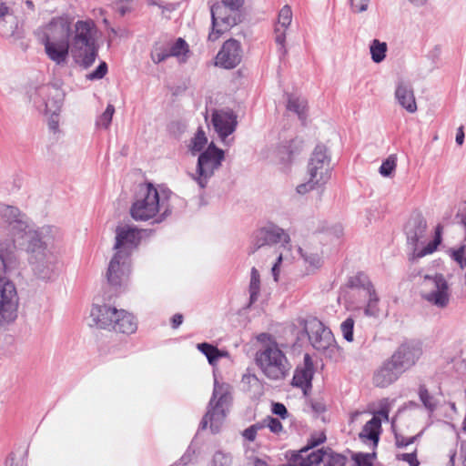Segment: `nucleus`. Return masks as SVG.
I'll list each match as a JSON object with an SVG mask.
<instances>
[{
    "label": "nucleus",
    "mask_w": 466,
    "mask_h": 466,
    "mask_svg": "<svg viewBox=\"0 0 466 466\" xmlns=\"http://www.w3.org/2000/svg\"><path fill=\"white\" fill-rule=\"evenodd\" d=\"M313 378V370L308 368L297 369L293 379L292 385L299 387L306 392V390L311 388V380Z\"/></svg>",
    "instance_id": "31"
},
{
    "label": "nucleus",
    "mask_w": 466,
    "mask_h": 466,
    "mask_svg": "<svg viewBox=\"0 0 466 466\" xmlns=\"http://www.w3.org/2000/svg\"><path fill=\"white\" fill-rule=\"evenodd\" d=\"M420 285V295L424 300L439 309H444L449 305L451 289L441 274L424 275Z\"/></svg>",
    "instance_id": "11"
},
{
    "label": "nucleus",
    "mask_w": 466,
    "mask_h": 466,
    "mask_svg": "<svg viewBox=\"0 0 466 466\" xmlns=\"http://www.w3.org/2000/svg\"><path fill=\"white\" fill-rule=\"evenodd\" d=\"M238 116L231 109H213L211 112V124L218 137L225 145L233 140L228 137L233 134L238 126Z\"/></svg>",
    "instance_id": "17"
},
{
    "label": "nucleus",
    "mask_w": 466,
    "mask_h": 466,
    "mask_svg": "<svg viewBox=\"0 0 466 466\" xmlns=\"http://www.w3.org/2000/svg\"><path fill=\"white\" fill-rule=\"evenodd\" d=\"M351 11L362 13L368 9L370 0H350Z\"/></svg>",
    "instance_id": "52"
},
{
    "label": "nucleus",
    "mask_w": 466,
    "mask_h": 466,
    "mask_svg": "<svg viewBox=\"0 0 466 466\" xmlns=\"http://www.w3.org/2000/svg\"><path fill=\"white\" fill-rule=\"evenodd\" d=\"M365 296L368 297V300L364 309V314L367 317L378 318L380 314V309L379 307L380 298L376 289H371V291Z\"/></svg>",
    "instance_id": "34"
},
{
    "label": "nucleus",
    "mask_w": 466,
    "mask_h": 466,
    "mask_svg": "<svg viewBox=\"0 0 466 466\" xmlns=\"http://www.w3.org/2000/svg\"><path fill=\"white\" fill-rule=\"evenodd\" d=\"M0 34L12 40H19L24 37L23 25L15 15H8L7 19L0 22Z\"/></svg>",
    "instance_id": "28"
},
{
    "label": "nucleus",
    "mask_w": 466,
    "mask_h": 466,
    "mask_svg": "<svg viewBox=\"0 0 466 466\" xmlns=\"http://www.w3.org/2000/svg\"><path fill=\"white\" fill-rule=\"evenodd\" d=\"M320 186H322L320 183H319L317 180L310 179V177H309L308 181L299 185L297 187L296 190L299 194L304 195V194L313 190L317 187H320Z\"/></svg>",
    "instance_id": "49"
},
{
    "label": "nucleus",
    "mask_w": 466,
    "mask_h": 466,
    "mask_svg": "<svg viewBox=\"0 0 466 466\" xmlns=\"http://www.w3.org/2000/svg\"><path fill=\"white\" fill-rule=\"evenodd\" d=\"M347 458L329 450H317L309 452L302 449L289 462V466H345Z\"/></svg>",
    "instance_id": "13"
},
{
    "label": "nucleus",
    "mask_w": 466,
    "mask_h": 466,
    "mask_svg": "<svg viewBox=\"0 0 466 466\" xmlns=\"http://www.w3.org/2000/svg\"><path fill=\"white\" fill-rule=\"evenodd\" d=\"M210 12L212 27L208 37L209 41L218 40L224 33L240 22L239 10L224 3L214 4Z\"/></svg>",
    "instance_id": "12"
},
{
    "label": "nucleus",
    "mask_w": 466,
    "mask_h": 466,
    "mask_svg": "<svg viewBox=\"0 0 466 466\" xmlns=\"http://www.w3.org/2000/svg\"><path fill=\"white\" fill-rule=\"evenodd\" d=\"M371 59L375 63H380L384 60L387 52V44L374 39L371 42L370 47Z\"/></svg>",
    "instance_id": "39"
},
{
    "label": "nucleus",
    "mask_w": 466,
    "mask_h": 466,
    "mask_svg": "<svg viewBox=\"0 0 466 466\" xmlns=\"http://www.w3.org/2000/svg\"><path fill=\"white\" fill-rule=\"evenodd\" d=\"M381 430V420L378 416H373L363 427L360 438L363 441H370L377 444Z\"/></svg>",
    "instance_id": "30"
},
{
    "label": "nucleus",
    "mask_w": 466,
    "mask_h": 466,
    "mask_svg": "<svg viewBox=\"0 0 466 466\" xmlns=\"http://www.w3.org/2000/svg\"><path fill=\"white\" fill-rule=\"evenodd\" d=\"M292 21V11L289 5H284L278 16V22L275 25V42L279 46L278 52L284 56L287 54L285 47L286 30Z\"/></svg>",
    "instance_id": "24"
},
{
    "label": "nucleus",
    "mask_w": 466,
    "mask_h": 466,
    "mask_svg": "<svg viewBox=\"0 0 466 466\" xmlns=\"http://www.w3.org/2000/svg\"><path fill=\"white\" fill-rule=\"evenodd\" d=\"M427 223L420 214L412 215L405 228L408 243L412 246V259L420 258L431 254L441 243V226L436 228V237L421 248L426 237Z\"/></svg>",
    "instance_id": "7"
},
{
    "label": "nucleus",
    "mask_w": 466,
    "mask_h": 466,
    "mask_svg": "<svg viewBox=\"0 0 466 466\" xmlns=\"http://www.w3.org/2000/svg\"><path fill=\"white\" fill-rule=\"evenodd\" d=\"M374 416H378L380 420H381V418L388 420L389 419V410L387 408H382Z\"/></svg>",
    "instance_id": "64"
},
{
    "label": "nucleus",
    "mask_w": 466,
    "mask_h": 466,
    "mask_svg": "<svg viewBox=\"0 0 466 466\" xmlns=\"http://www.w3.org/2000/svg\"><path fill=\"white\" fill-rule=\"evenodd\" d=\"M419 396H420L421 402L423 403L424 407L427 410L432 411L436 409L437 400H435V398L433 396H431L429 393L427 388L424 385L420 386Z\"/></svg>",
    "instance_id": "41"
},
{
    "label": "nucleus",
    "mask_w": 466,
    "mask_h": 466,
    "mask_svg": "<svg viewBox=\"0 0 466 466\" xmlns=\"http://www.w3.org/2000/svg\"><path fill=\"white\" fill-rule=\"evenodd\" d=\"M403 373L389 359L373 374V384L378 388H387L394 383Z\"/></svg>",
    "instance_id": "23"
},
{
    "label": "nucleus",
    "mask_w": 466,
    "mask_h": 466,
    "mask_svg": "<svg viewBox=\"0 0 466 466\" xmlns=\"http://www.w3.org/2000/svg\"><path fill=\"white\" fill-rule=\"evenodd\" d=\"M117 309L107 305H94L91 309L90 318L94 325L101 329L112 328Z\"/></svg>",
    "instance_id": "25"
},
{
    "label": "nucleus",
    "mask_w": 466,
    "mask_h": 466,
    "mask_svg": "<svg viewBox=\"0 0 466 466\" xmlns=\"http://www.w3.org/2000/svg\"><path fill=\"white\" fill-rule=\"evenodd\" d=\"M183 315L180 313L175 314L171 319V326L173 329H177L183 322Z\"/></svg>",
    "instance_id": "60"
},
{
    "label": "nucleus",
    "mask_w": 466,
    "mask_h": 466,
    "mask_svg": "<svg viewBox=\"0 0 466 466\" xmlns=\"http://www.w3.org/2000/svg\"><path fill=\"white\" fill-rule=\"evenodd\" d=\"M71 33V22L66 16L54 17L35 31L38 41L45 46L47 57L58 66L67 62Z\"/></svg>",
    "instance_id": "2"
},
{
    "label": "nucleus",
    "mask_w": 466,
    "mask_h": 466,
    "mask_svg": "<svg viewBox=\"0 0 466 466\" xmlns=\"http://www.w3.org/2000/svg\"><path fill=\"white\" fill-rule=\"evenodd\" d=\"M465 247L462 246L457 250L452 252L451 258L460 265L461 268H463L464 263L466 261V256H464Z\"/></svg>",
    "instance_id": "55"
},
{
    "label": "nucleus",
    "mask_w": 466,
    "mask_h": 466,
    "mask_svg": "<svg viewBox=\"0 0 466 466\" xmlns=\"http://www.w3.org/2000/svg\"><path fill=\"white\" fill-rule=\"evenodd\" d=\"M30 102L40 112H60L64 99V91L56 85H42L28 92Z\"/></svg>",
    "instance_id": "10"
},
{
    "label": "nucleus",
    "mask_w": 466,
    "mask_h": 466,
    "mask_svg": "<svg viewBox=\"0 0 466 466\" xmlns=\"http://www.w3.org/2000/svg\"><path fill=\"white\" fill-rule=\"evenodd\" d=\"M187 44L182 38H177L174 43L168 41V50L171 56H179L188 51Z\"/></svg>",
    "instance_id": "44"
},
{
    "label": "nucleus",
    "mask_w": 466,
    "mask_h": 466,
    "mask_svg": "<svg viewBox=\"0 0 466 466\" xmlns=\"http://www.w3.org/2000/svg\"><path fill=\"white\" fill-rule=\"evenodd\" d=\"M299 251L305 262L313 268H319L322 264L321 256L318 252H313L308 248H299Z\"/></svg>",
    "instance_id": "40"
},
{
    "label": "nucleus",
    "mask_w": 466,
    "mask_h": 466,
    "mask_svg": "<svg viewBox=\"0 0 466 466\" xmlns=\"http://www.w3.org/2000/svg\"><path fill=\"white\" fill-rule=\"evenodd\" d=\"M208 144V137L205 131L199 127L194 137L191 139L189 145L190 152L195 155L196 153L204 151L205 147Z\"/></svg>",
    "instance_id": "36"
},
{
    "label": "nucleus",
    "mask_w": 466,
    "mask_h": 466,
    "mask_svg": "<svg viewBox=\"0 0 466 466\" xmlns=\"http://www.w3.org/2000/svg\"><path fill=\"white\" fill-rule=\"evenodd\" d=\"M304 329L309 339L317 350H325L334 343V337L331 330L317 319H310L305 322Z\"/></svg>",
    "instance_id": "19"
},
{
    "label": "nucleus",
    "mask_w": 466,
    "mask_h": 466,
    "mask_svg": "<svg viewBox=\"0 0 466 466\" xmlns=\"http://www.w3.org/2000/svg\"><path fill=\"white\" fill-rule=\"evenodd\" d=\"M6 230L8 234L12 237V240L0 239V261L5 269L11 266L15 260V249L16 244L19 246H25V240L15 239V237L11 234V232L8 229V223H6Z\"/></svg>",
    "instance_id": "27"
},
{
    "label": "nucleus",
    "mask_w": 466,
    "mask_h": 466,
    "mask_svg": "<svg viewBox=\"0 0 466 466\" xmlns=\"http://www.w3.org/2000/svg\"><path fill=\"white\" fill-rule=\"evenodd\" d=\"M242 383L248 386V390H259L261 389V383L258 377L254 374H245L242 377Z\"/></svg>",
    "instance_id": "47"
},
{
    "label": "nucleus",
    "mask_w": 466,
    "mask_h": 466,
    "mask_svg": "<svg viewBox=\"0 0 466 466\" xmlns=\"http://www.w3.org/2000/svg\"><path fill=\"white\" fill-rule=\"evenodd\" d=\"M152 230L138 229L129 225L117 226L116 228L115 253L130 258L132 252L138 247L144 236H148Z\"/></svg>",
    "instance_id": "15"
},
{
    "label": "nucleus",
    "mask_w": 466,
    "mask_h": 466,
    "mask_svg": "<svg viewBox=\"0 0 466 466\" xmlns=\"http://www.w3.org/2000/svg\"><path fill=\"white\" fill-rule=\"evenodd\" d=\"M260 290V277L258 269L256 268H251L250 272V282H249V299L250 303H254L258 297Z\"/></svg>",
    "instance_id": "38"
},
{
    "label": "nucleus",
    "mask_w": 466,
    "mask_h": 466,
    "mask_svg": "<svg viewBox=\"0 0 466 466\" xmlns=\"http://www.w3.org/2000/svg\"><path fill=\"white\" fill-rule=\"evenodd\" d=\"M420 355L421 350L420 347L404 343L396 350L390 360L404 373L415 365Z\"/></svg>",
    "instance_id": "22"
},
{
    "label": "nucleus",
    "mask_w": 466,
    "mask_h": 466,
    "mask_svg": "<svg viewBox=\"0 0 466 466\" xmlns=\"http://www.w3.org/2000/svg\"><path fill=\"white\" fill-rule=\"evenodd\" d=\"M171 213L167 201V195L157 189L150 183L141 185L136 194L135 200L130 207V216L136 221H147L161 223Z\"/></svg>",
    "instance_id": "3"
},
{
    "label": "nucleus",
    "mask_w": 466,
    "mask_h": 466,
    "mask_svg": "<svg viewBox=\"0 0 466 466\" xmlns=\"http://www.w3.org/2000/svg\"><path fill=\"white\" fill-rule=\"evenodd\" d=\"M225 158V152L210 143L198 158L196 171L191 175L192 179L200 188H205L215 172L219 169Z\"/></svg>",
    "instance_id": "8"
},
{
    "label": "nucleus",
    "mask_w": 466,
    "mask_h": 466,
    "mask_svg": "<svg viewBox=\"0 0 466 466\" xmlns=\"http://www.w3.org/2000/svg\"><path fill=\"white\" fill-rule=\"evenodd\" d=\"M279 153L282 155L280 157L282 161L289 162L291 160L293 151L289 150V148L287 147H285V146L281 147L279 149Z\"/></svg>",
    "instance_id": "59"
},
{
    "label": "nucleus",
    "mask_w": 466,
    "mask_h": 466,
    "mask_svg": "<svg viewBox=\"0 0 466 466\" xmlns=\"http://www.w3.org/2000/svg\"><path fill=\"white\" fill-rule=\"evenodd\" d=\"M290 238L287 232L276 225L258 229L254 235L252 242L248 248V254H254L258 250H267L272 245L281 243L283 248L289 249Z\"/></svg>",
    "instance_id": "14"
},
{
    "label": "nucleus",
    "mask_w": 466,
    "mask_h": 466,
    "mask_svg": "<svg viewBox=\"0 0 466 466\" xmlns=\"http://www.w3.org/2000/svg\"><path fill=\"white\" fill-rule=\"evenodd\" d=\"M221 3H224L231 7H234L235 9L239 10L243 4V0H221Z\"/></svg>",
    "instance_id": "61"
},
{
    "label": "nucleus",
    "mask_w": 466,
    "mask_h": 466,
    "mask_svg": "<svg viewBox=\"0 0 466 466\" xmlns=\"http://www.w3.org/2000/svg\"><path fill=\"white\" fill-rule=\"evenodd\" d=\"M0 216L5 223H8V229L15 239L25 240L35 274L42 279H50L55 269L56 257L48 245L60 238L59 229L50 225L34 229L27 217L13 206L1 207Z\"/></svg>",
    "instance_id": "1"
},
{
    "label": "nucleus",
    "mask_w": 466,
    "mask_h": 466,
    "mask_svg": "<svg viewBox=\"0 0 466 466\" xmlns=\"http://www.w3.org/2000/svg\"><path fill=\"white\" fill-rule=\"evenodd\" d=\"M463 141H464V132H463V127H460L457 130V134H456V143L459 145V146H461L463 144Z\"/></svg>",
    "instance_id": "63"
},
{
    "label": "nucleus",
    "mask_w": 466,
    "mask_h": 466,
    "mask_svg": "<svg viewBox=\"0 0 466 466\" xmlns=\"http://www.w3.org/2000/svg\"><path fill=\"white\" fill-rule=\"evenodd\" d=\"M107 72V66L105 62L100 63L96 70L86 76L89 80H98L103 78Z\"/></svg>",
    "instance_id": "51"
},
{
    "label": "nucleus",
    "mask_w": 466,
    "mask_h": 466,
    "mask_svg": "<svg viewBox=\"0 0 466 466\" xmlns=\"http://www.w3.org/2000/svg\"><path fill=\"white\" fill-rule=\"evenodd\" d=\"M397 166V157L395 155L388 157L380 167L379 172L382 177H390Z\"/></svg>",
    "instance_id": "42"
},
{
    "label": "nucleus",
    "mask_w": 466,
    "mask_h": 466,
    "mask_svg": "<svg viewBox=\"0 0 466 466\" xmlns=\"http://www.w3.org/2000/svg\"><path fill=\"white\" fill-rule=\"evenodd\" d=\"M14 15L10 8L3 2H0V22L7 19L8 15Z\"/></svg>",
    "instance_id": "58"
},
{
    "label": "nucleus",
    "mask_w": 466,
    "mask_h": 466,
    "mask_svg": "<svg viewBox=\"0 0 466 466\" xmlns=\"http://www.w3.org/2000/svg\"><path fill=\"white\" fill-rule=\"evenodd\" d=\"M395 98L409 113H415L417 111L413 88L409 82L402 79L398 81L395 89Z\"/></svg>",
    "instance_id": "26"
},
{
    "label": "nucleus",
    "mask_w": 466,
    "mask_h": 466,
    "mask_svg": "<svg viewBox=\"0 0 466 466\" xmlns=\"http://www.w3.org/2000/svg\"><path fill=\"white\" fill-rule=\"evenodd\" d=\"M253 427V429L258 432L259 431H262L264 429L267 428V421H266V418H264L262 420L260 421H258L254 424L251 425Z\"/></svg>",
    "instance_id": "62"
},
{
    "label": "nucleus",
    "mask_w": 466,
    "mask_h": 466,
    "mask_svg": "<svg viewBox=\"0 0 466 466\" xmlns=\"http://www.w3.org/2000/svg\"><path fill=\"white\" fill-rule=\"evenodd\" d=\"M150 57L155 64H159L171 57L168 50V41L156 42L152 47Z\"/></svg>",
    "instance_id": "33"
},
{
    "label": "nucleus",
    "mask_w": 466,
    "mask_h": 466,
    "mask_svg": "<svg viewBox=\"0 0 466 466\" xmlns=\"http://www.w3.org/2000/svg\"><path fill=\"white\" fill-rule=\"evenodd\" d=\"M242 59L241 45L236 39L227 40L216 56V66L225 69L235 68Z\"/></svg>",
    "instance_id": "21"
},
{
    "label": "nucleus",
    "mask_w": 466,
    "mask_h": 466,
    "mask_svg": "<svg viewBox=\"0 0 466 466\" xmlns=\"http://www.w3.org/2000/svg\"><path fill=\"white\" fill-rule=\"evenodd\" d=\"M282 258H283V255L282 253L280 252L278 257H277V260L276 262L273 264L272 266V268H271V272H272V276L274 278V280L275 281H278L279 280V265L282 261Z\"/></svg>",
    "instance_id": "56"
},
{
    "label": "nucleus",
    "mask_w": 466,
    "mask_h": 466,
    "mask_svg": "<svg viewBox=\"0 0 466 466\" xmlns=\"http://www.w3.org/2000/svg\"><path fill=\"white\" fill-rule=\"evenodd\" d=\"M257 434L258 432L253 429L251 425L242 431L243 438L248 441H254Z\"/></svg>",
    "instance_id": "57"
},
{
    "label": "nucleus",
    "mask_w": 466,
    "mask_h": 466,
    "mask_svg": "<svg viewBox=\"0 0 466 466\" xmlns=\"http://www.w3.org/2000/svg\"><path fill=\"white\" fill-rule=\"evenodd\" d=\"M30 102L40 112H60L64 99V91L56 85H42L28 92Z\"/></svg>",
    "instance_id": "9"
},
{
    "label": "nucleus",
    "mask_w": 466,
    "mask_h": 466,
    "mask_svg": "<svg viewBox=\"0 0 466 466\" xmlns=\"http://www.w3.org/2000/svg\"><path fill=\"white\" fill-rule=\"evenodd\" d=\"M112 329L120 333L132 334L137 329V322L131 313L117 309V317L114 320Z\"/></svg>",
    "instance_id": "29"
},
{
    "label": "nucleus",
    "mask_w": 466,
    "mask_h": 466,
    "mask_svg": "<svg viewBox=\"0 0 466 466\" xmlns=\"http://www.w3.org/2000/svg\"><path fill=\"white\" fill-rule=\"evenodd\" d=\"M258 340L262 342L267 340V343L263 344L257 351L256 364L268 379L272 380L284 379L290 370V364L286 355L271 336L262 333L259 335Z\"/></svg>",
    "instance_id": "4"
},
{
    "label": "nucleus",
    "mask_w": 466,
    "mask_h": 466,
    "mask_svg": "<svg viewBox=\"0 0 466 466\" xmlns=\"http://www.w3.org/2000/svg\"><path fill=\"white\" fill-rule=\"evenodd\" d=\"M396 459L398 461H406L409 463L410 466H419L420 461L417 458V450L415 449L410 453H400L396 455Z\"/></svg>",
    "instance_id": "48"
},
{
    "label": "nucleus",
    "mask_w": 466,
    "mask_h": 466,
    "mask_svg": "<svg viewBox=\"0 0 466 466\" xmlns=\"http://www.w3.org/2000/svg\"><path fill=\"white\" fill-rule=\"evenodd\" d=\"M266 421L267 428H268L271 432L275 434H279L280 432L283 431V426L279 419L271 416H267Z\"/></svg>",
    "instance_id": "50"
},
{
    "label": "nucleus",
    "mask_w": 466,
    "mask_h": 466,
    "mask_svg": "<svg viewBox=\"0 0 466 466\" xmlns=\"http://www.w3.org/2000/svg\"><path fill=\"white\" fill-rule=\"evenodd\" d=\"M95 24L91 20H79L74 25L71 51L76 62L85 68L91 66L97 56Z\"/></svg>",
    "instance_id": "5"
},
{
    "label": "nucleus",
    "mask_w": 466,
    "mask_h": 466,
    "mask_svg": "<svg viewBox=\"0 0 466 466\" xmlns=\"http://www.w3.org/2000/svg\"><path fill=\"white\" fill-rule=\"evenodd\" d=\"M350 283L351 288L362 289L365 295L370 293L371 289H375L373 284L364 273H358L350 279Z\"/></svg>",
    "instance_id": "37"
},
{
    "label": "nucleus",
    "mask_w": 466,
    "mask_h": 466,
    "mask_svg": "<svg viewBox=\"0 0 466 466\" xmlns=\"http://www.w3.org/2000/svg\"><path fill=\"white\" fill-rule=\"evenodd\" d=\"M59 113L60 112H48L46 115H50L48 119V127L54 133L58 131L59 127Z\"/></svg>",
    "instance_id": "54"
},
{
    "label": "nucleus",
    "mask_w": 466,
    "mask_h": 466,
    "mask_svg": "<svg viewBox=\"0 0 466 466\" xmlns=\"http://www.w3.org/2000/svg\"><path fill=\"white\" fill-rule=\"evenodd\" d=\"M287 109L296 113L301 121L306 119L307 100L295 95H288Z\"/></svg>",
    "instance_id": "32"
},
{
    "label": "nucleus",
    "mask_w": 466,
    "mask_h": 466,
    "mask_svg": "<svg viewBox=\"0 0 466 466\" xmlns=\"http://www.w3.org/2000/svg\"><path fill=\"white\" fill-rule=\"evenodd\" d=\"M271 411L273 414L279 416L281 419H286L289 416L286 406L280 402H273Z\"/></svg>",
    "instance_id": "53"
},
{
    "label": "nucleus",
    "mask_w": 466,
    "mask_h": 466,
    "mask_svg": "<svg viewBox=\"0 0 466 466\" xmlns=\"http://www.w3.org/2000/svg\"><path fill=\"white\" fill-rule=\"evenodd\" d=\"M353 329L354 319L351 318L346 319L340 325V329L343 338L349 342L353 341Z\"/></svg>",
    "instance_id": "45"
},
{
    "label": "nucleus",
    "mask_w": 466,
    "mask_h": 466,
    "mask_svg": "<svg viewBox=\"0 0 466 466\" xmlns=\"http://www.w3.org/2000/svg\"><path fill=\"white\" fill-rule=\"evenodd\" d=\"M421 434H422V432H420L415 436L407 438V437H404L403 435L396 433L395 434V445L397 448L407 447V446L414 443L421 436Z\"/></svg>",
    "instance_id": "46"
},
{
    "label": "nucleus",
    "mask_w": 466,
    "mask_h": 466,
    "mask_svg": "<svg viewBox=\"0 0 466 466\" xmlns=\"http://www.w3.org/2000/svg\"><path fill=\"white\" fill-rule=\"evenodd\" d=\"M18 296L15 285L0 279V322L13 321L17 316Z\"/></svg>",
    "instance_id": "18"
},
{
    "label": "nucleus",
    "mask_w": 466,
    "mask_h": 466,
    "mask_svg": "<svg viewBox=\"0 0 466 466\" xmlns=\"http://www.w3.org/2000/svg\"><path fill=\"white\" fill-rule=\"evenodd\" d=\"M308 175L310 179L317 180L321 185L330 178V157L324 145H317L308 165Z\"/></svg>",
    "instance_id": "16"
},
{
    "label": "nucleus",
    "mask_w": 466,
    "mask_h": 466,
    "mask_svg": "<svg viewBox=\"0 0 466 466\" xmlns=\"http://www.w3.org/2000/svg\"><path fill=\"white\" fill-rule=\"evenodd\" d=\"M231 400V386L228 383H219L215 377L212 397L199 429H207L209 423L211 432L218 433L227 416Z\"/></svg>",
    "instance_id": "6"
},
{
    "label": "nucleus",
    "mask_w": 466,
    "mask_h": 466,
    "mask_svg": "<svg viewBox=\"0 0 466 466\" xmlns=\"http://www.w3.org/2000/svg\"><path fill=\"white\" fill-rule=\"evenodd\" d=\"M197 349L207 357L209 364L213 366L222 356H224V353L217 347L207 342L198 343L197 345Z\"/></svg>",
    "instance_id": "35"
},
{
    "label": "nucleus",
    "mask_w": 466,
    "mask_h": 466,
    "mask_svg": "<svg viewBox=\"0 0 466 466\" xmlns=\"http://www.w3.org/2000/svg\"><path fill=\"white\" fill-rule=\"evenodd\" d=\"M114 113H115L114 106L111 104L107 105L104 113L96 119V126L98 127H102L105 129L108 128V127L111 124Z\"/></svg>",
    "instance_id": "43"
},
{
    "label": "nucleus",
    "mask_w": 466,
    "mask_h": 466,
    "mask_svg": "<svg viewBox=\"0 0 466 466\" xmlns=\"http://www.w3.org/2000/svg\"><path fill=\"white\" fill-rule=\"evenodd\" d=\"M129 273L130 258L115 253L106 271V279L109 285L115 288L121 287L127 282Z\"/></svg>",
    "instance_id": "20"
}]
</instances>
